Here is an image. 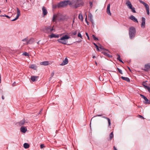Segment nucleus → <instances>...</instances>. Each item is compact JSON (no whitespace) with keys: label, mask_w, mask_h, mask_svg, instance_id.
Instances as JSON below:
<instances>
[{"label":"nucleus","mask_w":150,"mask_h":150,"mask_svg":"<svg viewBox=\"0 0 150 150\" xmlns=\"http://www.w3.org/2000/svg\"><path fill=\"white\" fill-rule=\"evenodd\" d=\"M80 1L81 0H74L72 3L69 0L61 1L58 3V8L65 7L69 4V5H72V8H76L80 6Z\"/></svg>","instance_id":"f257e3e1"},{"label":"nucleus","mask_w":150,"mask_h":150,"mask_svg":"<svg viewBox=\"0 0 150 150\" xmlns=\"http://www.w3.org/2000/svg\"><path fill=\"white\" fill-rule=\"evenodd\" d=\"M70 38V37L67 35H65L62 36L60 39H58L57 41L60 43L64 45L67 44L65 40H67Z\"/></svg>","instance_id":"f03ea898"},{"label":"nucleus","mask_w":150,"mask_h":150,"mask_svg":"<svg viewBox=\"0 0 150 150\" xmlns=\"http://www.w3.org/2000/svg\"><path fill=\"white\" fill-rule=\"evenodd\" d=\"M136 33L135 28L132 26L129 28V37L131 39H133Z\"/></svg>","instance_id":"7ed1b4c3"},{"label":"nucleus","mask_w":150,"mask_h":150,"mask_svg":"<svg viewBox=\"0 0 150 150\" xmlns=\"http://www.w3.org/2000/svg\"><path fill=\"white\" fill-rule=\"evenodd\" d=\"M53 26L51 28L50 26H47L43 29V31L46 33H50L54 30Z\"/></svg>","instance_id":"20e7f679"},{"label":"nucleus","mask_w":150,"mask_h":150,"mask_svg":"<svg viewBox=\"0 0 150 150\" xmlns=\"http://www.w3.org/2000/svg\"><path fill=\"white\" fill-rule=\"evenodd\" d=\"M141 97L144 99L145 101H143V103L145 104H150V101L144 95L142 94H140Z\"/></svg>","instance_id":"39448f33"},{"label":"nucleus","mask_w":150,"mask_h":150,"mask_svg":"<svg viewBox=\"0 0 150 150\" xmlns=\"http://www.w3.org/2000/svg\"><path fill=\"white\" fill-rule=\"evenodd\" d=\"M144 70L145 71L150 70V63L145 64L144 65Z\"/></svg>","instance_id":"423d86ee"},{"label":"nucleus","mask_w":150,"mask_h":150,"mask_svg":"<svg viewBox=\"0 0 150 150\" xmlns=\"http://www.w3.org/2000/svg\"><path fill=\"white\" fill-rule=\"evenodd\" d=\"M142 23L141 24V27L142 28H144L145 27V19L144 17H142Z\"/></svg>","instance_id":"0eeeda50"},{"label":"nucleus","mask_w":150,"mask_h":150,"mask_svg":"<svg viewBox=\"0 0 150 150\" xmlns=\"http://www.w3.org/2000/svg\"><path fill=\"white\" fill-rule=\"evenodd\" d=\"M20 130L22 132L25 133L27 131V129L26 127L22 126L21 127Z\"/></svg>","instance_id":"6e6552de"},{"label":"nucleus","mask_w":150,"mask_h":150,"mask_svg":"<svg viewBox=\"0 0 150 150\" xmlns=\"http://www.w3.org/2000/svg\"><path fill=\"white\" fill-rule=\"evenodd\" d=\"M129 19L134 21V22L137 23L138 22L137 19L133 15H131L129 17Z\"/></svg>","instance_id":"1a4fd4ad"},{"label":"nucleus","mask_w":150,"mask_h":150,"mask_svg":"<svg viewBox=\"0 0 150 150\" xmlns=\"http://www.w3.org/2000/svg\"><path fill=\"white\" fill-rule=\"evenodd\" d=\"M42 13L44 16L46 15L47 13V11L45 7L43 6L42 8Z\"/></svg>","instance_id":"9d476101"},{"label":"nucleus","mask_w":150,"mask_h":150,"mask_svg":"<svg viewBox=\"0 0 150 150\" xmlns=\"http://www.w3.org/2000/svg\"><path fill=\"white\" fill-rule=\"evenodd\" d=\"M126 5L127 6L129 9L132 8V5L130 1L128 0L126 3Z\"/></svg>","instance_id":"9b49d317"},{"label":"nucleus","mask_w":150,"mask_h":150,"mask_svg":"<svg viewBox=\"0 0 150 150\" xmlns=\"http://www.w3.org/2000/svg\"><path fill=\"white\" fill-rule=\"evenodd\" d=\"M34 41V39L33 38H31L28 40L27 41L26 44H31Z\"/></svg>","instance_id":"f8f14e48"},{"label":"nucleus","mask_w":150,"mask_h":150,"mask_svg":"<svg viewBox=\"0 0 150 150\" xmlns=\"http://www.w3.org/2000/svg\"><path fill=\"white\" fill-rule=\"evenodd\" d=\"M68 60L67 58H66L62 63L60 64V65L64 66L68 64Z\"/></svg>","instance_id":"ddd939ff"},{"label":"nucleus","mask_w":150,"mask_h":150,"mask_svg":"<svg viewBox=\"0 0 150 150\" xmlns=\"http://www.w3.org/2000/svg\"><path fill=\"white\" fill-rule=\"evenodd\" d=\"M38 76H32L31 77V79L33 82L36 81H37V79Z\"/></svg>","instance_id":"4468645a"},{"label":"nucleus","mask_w":150,"mask_h":150,"mask_svg":"<svg viewBox=\"0 0 150 150\" xmlns=\"http://www.w3.org/2000/svg\"><path fill=\"white\" fill-rule=\"evenodd\" d=\"M102 117L105 119H106L107 120L108 122V127H110L111 123L110 119L109 118L105 116H103Z\"/></svg>","instance_id":"2eb2a0df"},{"label":"nucleus","mask_w":150,"mask_h":150,"mask_svg":"<svg viewBox=\"0 0 150 150\" xmlns=\"http://www.w3.org/2000/svg\"><path fill=\"white\" fill-rule=\"evenodd\" d=\"M49 37L50 38H59V35H56L53 33L49 36Z\"/></svg>","instance_id":"dca6fc26"},{"label":"nucleus","mask_w":150,"mask_h":150,"mask_svg":"<svg viewBox=\"0 0 150 150\" xmlns=\"http://www.w3.org/2000/svg\"><path fill=\"white\" fill-rule=\"evenodd\" d=\"M88 17L89 18L90 21L91 22V23H93V16L92 14L90 12L89 13Z\"/></svg>","instance_id":"f3484780"},{"label":"nucleus","mask_w":150,"mask_h":150,"mask_svg":"<svg viewBox=\"0 0 150 150\" xmlns=\"http://www.w3.org/2000/svg\"><path fill=\"white\" fill-rule=\"evenodd\" d=\"M49 64L48 61H45L40 63V64L45 66H47Z\"/></svg>","instance_id":"a211bd4d"},{"label":"nucleus","mask_w":150,"mask_h":150,"mask_svg":"<svg viewBox=\"0 0 150 150\" xmlns=\"http://www.w3.org/2000/svg\"><path fill=\"white\" fill-rule=\"evenodd\" d=\"M121 78L123 80L126 81L127 82H130V80L127 77H125L123 76L121 77Z\"/></svg>","instance_id":"6ab92c4d"},{"label":"nucleus","mask_w":150,"mask_h":150,"mask_svg":"<svg viewBox=\"0 0 150 150\" xmlns=\"http://www.w3.org/2000/svg\"><path fill=\"white\" fill-rule=\"evenodd\" d=\"M25 123V121L24 120V119L22 120L20 122L18 123V125L20 126H21L23 125Z\"/></svg>","instance_id":"aec40b11"},{"label":"nucleus","mask_w":150,"mask_h":150,"mask_svg":"<svg viewBox=\"0 0 150 150\" xmlns=\"http://www.w3.org/2000/svg\"><path fill=\"white\" fill-rule=\"evenodd\" d=\"M108 52H103L102 53L105 56H107L109 57H112V56L111 55L109 54L108 53Z\"/></svg>","instance_id":"412c9836"},{"label":"nucleus","mask_w":150,"mask_h":150,"mask_svg":"<svg viewBox=\"0 0 150 150\" xmlns=\"http://www.w3.org/2000/svg\"><path fill=\"white\" fill-rule=\"evenodd\" d=\"M29 67L35 70L37 69V67L35 64H31Z\"/></svg>","instance_id":"4be33fe9"},{"label":"nucleus","mask_w":150,"mask_h":150,"mask_svg":"<svg viewBox=\"0 0 150 150\" xmlns=\"http://www.w3.org/2000/svg\"><path fill=\"white\" fill-rule=\"evenodd\" d=\"M139 1L141 3L143 4L145 8L149 6L148 4L145 3L144 1H142V0H139Z\"/></svg>","instance_id":"5701e85b"},{"label":"nucleus","mask_w":150,"mask_h":150,"mask_svg":"<svg viewBox=\"0 0 150 150\" xmlns=\"http://www.w3.org/2000/svg\"><path fill=\"white\" fill-rule=\"evenodd\" d=\"M29 146H30L29 144L27 143H25L23 144V147L25 149H28Z\"/></svg>","instance_id":"b1692460"},{"label":"nucleus","mask_w":150,"mask_h":150,"mask_svg":"<svg viewBox=\"0 0 150 150\" xmlns=\"http://www.w3.org/2000/svg\"><path fill=\"white\" fill-rule=\"evenodd\" d=\"M16 9L17 11V15L16 16L19 17V16L20 15V11L18 8L17 7L16 8Z\"/></svg>","instance_id":"393cba45"},{"label":"nucleus","mask_w":150,"mask_h":150,"mask_svg":"<svg viewBox=\"0 0 150 150\" xmlns=\"http://www.w3.org/2000/svg\"><path fill=\"white\" fill-rule=\"evenodd\" d=\"M118 57L117 58V59L120 62L123 63V62L122 61L121 59L120 58V56L119 55L117 54Z\"/></svg>","instance_id":"a878e982"},{"label":"nucleus","mask_w":150,"mask_h":150,"mask_svg":"<svg viewBox=\"0 0 150 150\" xmlns=\"http://www.w3.org/2000/svg\"><path fill=\"white\" fill-rule=\"evenodd\" d=\"M147 13L148 15H149V6H147V7H146Z\"/></svg>","instance_id":"bb28decb"},{"label":"nucleus","mask_w":150,"mask_h":150,"mask_svg":"<svg viewBox=\"0 0 150 150\" xmlns=\"http://www.w3.org/2000/svg\"><path fill=\"white\" fill-rule=\"evenodd\" d=\"M78 18L82 21L83 20V17L82 14H80L78 16Z\"/></svg>","instance_id":"cd10ccee"},{"label":"nucleus","mask_w":150,"mask_h":150,"mask_svg":"<svg viewBox=\"0 0 150 150\" xmlns=\"http://www.w3.org/2000/svg\"><path fill=\"white\" fill-rule=\"evenodd\" d=\"M113 132H112L110 135V139L111 140L113 137Z\"/></svg>","instance_id":"c85d7f7f"},{"label":"nucleus","mask_w":150,"mask_h":150,"mask_svg":"<svg viewBox=\"0 0 150 150\" xmlns=\"http://www.w3.org/2000/svg\"><path fill=\"white\" fill-rule=\"evenodd\" d=\"M93 45H95V46L96 47V49L97 51H100V50L99 49V47L95 43H93Z\"/></svg>","instance_id":"c756f323"},{"label":"nucleus","mask_w":150,"mask_h":150,"mask_svg":"<svg viewBox=\"0 0 150 150\" xmlns=\"http://www.w3.org/2000/svg\"><path fill=\"white\" fill-rule=\"evenodd\" d=\"M129 9H131L132 12L133 13H136V11L135 10V8L134 7H132V8H130Z\"/></svg>","instance_id":"7c9ffc66"},{"label":"nucleus","mask_w":150,"mask_h":150,"mask_svg":"<svg viewBox=\"0 0 150 150\" xmlns=\"http://www.w3.org/2000/svg\"><path fill=\"white\" fill-rule=\"evenodd\" d=\"M52 7L53 8H56L57 7L58 8V4L57 5L54 4L52 5Z\"/></svg>","instance_id":"2f4dec72"},{"label":"nucleus","mask_w":150,"mask_h":150,"mask_svg":"<svg viewBox=\"0 0 150 150\" xmlns=\"http://www.w3.org/2000/svg\"><path fill=\"white\" fill-rule=\"evenodd\" d=\"M22 55L25 56H28L29 54L27 52H25L22 54Z\"/></svg>","instance_id":"473e14b6"},{"label":"nucleus","mask_w":150,"mask_h":150,"mask_svg":"<svg viewBox=\"0 0 150 150\" xmlns=\"http://www.w3.org/2000/svg\"><path fill=\"white\" fill-rule=\"evenodd\" d=\"M107 12L108 15L111 16V13L110 11V9L107 10Z\"/></svg>","instance_id":"72a5a7b5"},{"label":"nucleus","mask_w":150,"mask_h":150,"mask_svg":"<svg viewBox=\"0 0 150 150\" xmlns=\"http://www.w3.org/2000/svg\"><path fill=\"white\" fill-rule=\"evenodd\" d=\"M92 36H93V38L94 40H98V38L96 37L94 35H92Z\"/></svg>","instance_id":"f704fd0d"},{"label":"nucleus","mask_w":150,"mask_h":150,"mask_svg":"<svg viewBox=\"0 0 150 150\" xmlns=\"http://www.w3.org/2000/svg\"><path fill=\"white\" fill-rule=\"evenodd\" d=\"M117 70H118V71L121 74H123V73H122V71L119 68H117Z\"/></svg>","instance_id":"c9c22d12"},{"label":"nucleus","mask_w":150,"mask_h":150,"mask_svg":"<svg viewBox=\"0 0 150 150\" xmlns=\"http://www.w3.org/2000/svg\"><path fill=\"white\" fill-rule=\"evenodd\" d=\"M45 147L44 145L43 144H41L40 145V147L41 149H42Z\"/></svg>","instance_id":"e433bc0d"},{"label":"nucleus","mask_w":150,"mask_h":150,"mask_svg":"<svg viewBox=\"0 0 150 150\" xmlns=\"http://www.w3.org/2000/svg\"><path fill=\"white\" fill-rule=\"evenodd\" d=\"M78 37H80L81 38H82V36L81 34L80 33H78Z\"/></svg>","instance_id":"4c0bfd02"},{"label":"nucleus","mask_w":150,"mask_h":150,"mask_svg":"<svg viewBox=\"0 0 150 150\" xmlns=\"http://www.w3.org/2000/svg\"><path fill=\"white\" fill-rule=\"evenodd\" d=\"M3 16H4V17H6L8 18H10V17L8 15H7L6 14L4 15Z\"/></svg>","instance_id":"58836bf2"},{"label":"nucleus","mask_w":150,"mask_h":150,"mask_svg":"<svg viewBox=\"0 0 150 150\" xmlns=\"http://www.w3.org/2000/svg\"><path fill=\"white\" fill-rule=\"evenodd\" d=\"M22 41H23V42H24V41H26L27 42V41H28V40H27V37L26 38H24L22 40Z\"/></svg>","instance_id":"ea45409f"},{"label":"nucleus","mask_w":150,"mask_h":150,"mask_svg":"<svg viewBox=\"0 0 150 150\" xmlns=\"http://www.w3.org/2000/svg\"><path fill=\"white\" fill-rule=\"evenodd\" d=\"M89 4H90V7H91V8H92V5H93V3L92 2H91V1H90L89 2Z\"/></svg>","instance_id":"a19ab883"},{"label":"nucleus","mask_w":150,"mask_h":150,"mask_svg":"<svg viewBox=\"0 0 150 150\" xmlns=\"http://www.w3.org/2000/svg\"><path fill=\"white\" fill-rule=\"evenodd\" d=\"M18 17H17V16H16V18H15L14 19H13V20H11V21H15L17 19H18Z\"/></svg>","instance_id":"79ce46f5"},{"label":"nucleus","mask_w":150,"mask_h":150,"mask_svg":"<svg viewBox=\"0 0 150 150\" xmlns=\"http://www.w3.org/2000/svg\"><path fill=\"white\" fill-rule=\"evenodd\" d=\"M77 33V30H76L75 31H74V32H73V33L72 34L74 35H75Z\"/></svg>","instance_id":"37998d69"},{"label":"nucleus","mask_w":150,"mask_h":150,"mask_svg":"<svg viewBox=\"0 0 150 150\" xmlns=\"http://www.w3.org/2000/svg\"><path fill=\"white\" fill-rule=\"evenodd\" d=\"M110 9V4H108L107 5V10Z\"/></svg>","instance_id":"c03bdc74"},{"label":"nucleus","mask_w":150,"mask_h":150,"mask_svg":"<svg viewBox=\"0 0 150 150\" xmlns=\"http://www.w3.org/2000/svg\"><path fill=\"white\" fill-rule=\"evenodd\" d=\"M85 34H86V36L87 37L88 39L89 40V37L88 36V33H86Z\"/></svg>","instance_id":"a18cd8bd"},{"label":"nucleus","mask_w":150,"mask_h":150,"mask_svg":"<svg viewBox=\"0 0 150 150\" xmlns=\"http://www.w3.org/2000/svg\"><path fill=\"white\" fill-rule=\"evenodd\" d=\"M54 72H53L51 74V77L50 78V79H51V78L54 76Z\"/></svg>","instance_id":"49530a36"},{"label":"nucleus","mask_w":150,"mask_h":150,"mask_svg":"<svg viewBox=\"0 0 150 150\" xmlns=\"http://www.w3.org/2000/svg\"><path fill=\"white\" fill-rule=\"evenodd\" d=\"M85 21L86 22V23L87 24V25H89V22H88L87 21V19H86V18L85 19Z\"/></svg>","instance_id":"de8ad7c7"},{"label":"nucleus","mask_w":150,"mask_h":150,"mask_svg":"<svg viewBox=\"0 0 150 150\" xmlns=\"http://www.w3.org/2000/svg\"><path fill=\"white\" fill-rule=\"evenodd\" d=\"M56 18V17H55V15H54L53 16V20L54 22L55 21V19Z\"/></svg>","instance_id":"09e8293b"},{"label":"nucleus","mask_w":150,"mask_h":150,"mask_svg":"<svg viewBox=\"0 0 150 150\" xmlns=\"http://www.w3.org/2000/svg\"><path fill=\"white\" fill-rule=\"evenodd\" d=\"M16 82H14L12 84V86H16Z\"/></svg>","instance_id":"8fccbe9b"},{"label":"nucleus","mask_w":150,"mask_h":150,"mask_svg":"<svg viewBox=\"0 0 150 150\" xmlns=\"http://www.w3.org/2000/svg\"><path fill=\"white\" fill-rule=\"evenodd\" d=\"M103 50H105L107 52H109V51L107 50L105 48H103Z\"/></svg>","instance_id":"3c124183"},{"label":"nucleus","mask_w":150,"mask_h":150,"mask_svg":"<svg viewBox=\"0 0 150 150\" xmlns=\"http://www.w3.org/2000/svg\"><path fill=\"white\" fill-rule=\"evenodd\" d=\"M92 26H93V28H94V27L95 24H94V21H93V23H92Z\"/></svg>","instance_id":"603ef678"},{"label":"nucleus","mask_w":150,"mask_h":150,"mask_svg":"<svg viewBox=\"0 0 150 150\" xmlns=\"http://www.w3.org/2000/svg\"><path fill=\"white\" fill-rule=\"evenodd\" d=\"M139 116L140 117V118H142L143 119H144V117L142 116L141 115H139Z\"/></svg>","instance_id":"864d4df0"},{"label":"nucleus","mask_w":150,"mask_h":150,"mask_svg":"<svg viewBox=\"0 0 150 150\" xmlns=\"http://www.w3.org/2000/svg\"><path fill=\"white\" fill-rule=\"evenodd\" d=\"M100 48L101 50H103V48H103V47L102 46H100Z\"/></svg>","instance_id":"5fc2aeb1"},{"label":"nucleus","mask_w":150,"mask_h":150,"mask_svg":"<svg viewBox=\"0 0 150 150\" xmlns=\"http://www.w3.org/2000/svg\"><path fill=\"white\" fill-rule=\"evenodd\" d=\"M113 149L114 150H117L116 148L115 147V146H114Z\"/></svg>","instance_id":"6e6d98bb"},{"label":"nucleus","mask_w":150,"mask_h":150,"mask_svg":"<svg viewBox=\"0 0 150 150\" xmlns=\"http://www.w3.org/2000/svg\"><path fill=\"white\" fill-rule=\"evenodd\" d=\"M1 74H0V83H1Z\"/></svg>","instance_id":"4d7b16f0"},{"label":"nucleus","mask_w":150,"mask_h":150,"mask_svg":"<svg viewBox=\"0 0 150 150\" xmlns=\"http://www.w3.org/2000/svg\"><path fill=\"white\" fill-rule=\"evenodd\" d=\"M2 98L3 100L4 99V96H2Z\"/></svg>","instance_id":"13d9d810"},{"label":"nucleus","mask_w":150,"mask_h":150,"mask_svg":"<svg viewBox=\"0 0 150 150\" xmlns=\"http://www.w3.org/2000/svg\"><path fill=\"white\" fill-rule=\"evenodd\" d=\"M95 63L96 64V66H97L98 64H97V62H96V61H95Z\"/></svg>","instance_id":"bf43d9fd"},{"label":"nucleus","mask_w":150,"mask_h":150,"mask_svg":"<svg viewBox=\"0 0 150 150\" xmlns=\"http://www.w3.org/2000/svg\"><path fill=\"white\" fill-rule=\"evenodd\" d=\"M97 116H102V115H97Z\"/></svg>","instance_id":"052dcab7"},{"label":"nucleus","mask_w":150,"mask_h":150,"mask_svg":"<svg viewBox=\"0 0 150 150\" xmlns=\"http://www.w3.org/2000/svg\"><path fill=\"white\" fill-rule=\"evenodd\" d=\"M127 67L128 69L129 70V71H131V70H130V68L129 67H128V66Z\"/></svg>","instance_id":"680f3d73"},{"label":"nucleus","mask_w":150,"mask_h":150,"mask_svg":"<svg viewBox=\"0 0 150 150\" xmlns=\"http://www.w3.org/2000/svg\"><path fill=\"white\" fill-rule=\"evenodd\" d=\"M42 111V109H41L39 112V114H40V112H41V111Z\"/></svg>","instance_id":"e2e57ef3"},{"label":"nucleus","mask_w":150,"mask_h":150,"mask_svg":"<svg viewBox=\"0 0 150 150\" xmlns=\"http://www.w3.org/2000/svg\"><path fill=\"white\" fill-rule=\"evenodd\" d=\"M42 111V109H41L39 112V114H40V112H41V111Z\"/></svg>","instance_id":"0e129e2a"},{"label":"nucleus","mask_w":150,"mask_h":150,"mask_svg":"<svg viewBox=\"0 0 150 150\" xmlns=\"http://www.w3.org/2000/svg\"><path fill=\"white\" fill-rule=\"evenodd\" d=\"M42 111V109H41L39 112V114H40V112H41V111Z\"/></svg>","instance_id":"69168bd1"},{"label":"nucleus","mask_w":150,"mask_h":150,"mask_svg":"<svg viewBox=\"0 0 150 150\" xmlns=\"http://www.w3.org/2000/svg\"><path fill=\"white\" fill-rule=\"evenodd\" d=\"M93 58H96V57L95 56L93 55Z\"/></svg>","instance_id":"338daca9"},{"label":"nucleus","mask_w":150,"mask_h":150,"mask_svg":"<svg viewBox=\"0 0 150 150\" xmlns=\"http://www.w3.org/2000/svg\"><path fill=\"white\" fill-rule=\"evenodd\" d=\"M40 41H38L37 42V44H39V42Z\"/></svg>","instance_id":"774afa93"}]
</instances>
